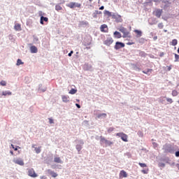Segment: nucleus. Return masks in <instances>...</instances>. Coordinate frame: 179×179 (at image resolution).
I'll list each match as a JSON object with an SVG mask.
<instances>
[{
	"mask_svg": "<svg viewBox=\"0 0 179 179\" xmlns=\"http://www.w3.org/2000/svg\"><path fill=\"white\" fill-rule=\"evenodd\" d=\"M119 31H120L121 33L123 34V38H127V37H128L129 36V31H128V30L127 29V28L121 26L119 29H118Z\"/></svg>",
	"mask_w": 179,
	"mask_h": 179,
	"instance_id": "f257e3e1",
	"label": "nucleus"
},
{
	"mask_svg": "<svg viewBox=\"0 0 179 179\" xmlns=\"http://www.w3.org/2000/svg\"><path fill=\"white\" fill-rule=\"evenodd\" d=\"M116 136L121 138V139H122V141H123V142H128V135L124 134L123 132L117 133Z\"/></svg>",
	"mask_w": 179,
	"mask_h": 179,
	"instance_id": "f03ea898",
	"label": "nucleus"
},
{
	"mask_svg": "<svg viewBox=\"0 0 179 179\" xmlns=\"http://www.w3.org/2000/svg\"><path fill=\"white\" fill-rule=\"evenodd\" d=\"M28 176L29 177H31L32 178H36V177H38V175H37V173H36V171H34V169L31 168V169H28Z\"/></svg>",
	"mask_w": 179,
	"mask_h": 179,
	"instance_id": "7ed1b4c3",
	"label": "nucleus"
},
{
	"mask_svg": "<svg viewBox=\"0 0 179 179\" xmlns=\"http://www.w3.org/2000/svg\"><path fill=\"white\" fill-rule=\"evenodd\" d=\"M164 153H173V152L174 151L173 147H171L169 144H166L165 145H164Z\"/></svg>",
	"mask_w": 179,
	"mask_h": 179,
	"instance_id": "20e7f679",
	"label": "nucleus"
},
{
	"mask_svg": "<svg viewBox=\"0 0 179 179\" xmlns=\"http://www.w3.org/2000/svg\"><path fill=\"white\" fill-rule=\"evenodd\" d=\"M162 14H163V9L157 8L155 9V10L153 11V15L158 18L161 17Z\"/></svg>",
	"mask_w": 179,
	"mask_h": 179,
	"instance_id": "39448f33",
	"label": "nucleus"
},
{
	"mask_svg": "<svg viewBox=\"0 0 179 179\" xmlns=\"http://www.w3.org/2000/svg\"><path fill=\"white\" fill-rule=\"evenodd\" d=\"M67 6L71 9H73V8H80V6H82V4L76 2H71L69 4L67 5Z\"/></svg>",
	"mask_w": 179,
	"mask_h": 179,
	"instance_id": "423d86ee",
	"label": "nucleus"
},
{
	"mask_svg": "<svg viewBox=\"0 0 179 179\" xmlns=\"http://www.w3.org/2000/svg\"><path fill=\"white\" fill-rule=\"evenodd\" d=\"M124 47H125V43L122 42H116L114 48L115 50H120L124 48Z\"/></svg>",
	"mask_w": 179,
	"mask_h": 179,
	"instance_id": "0eeeda50",
	"label": "nucleus"
},
{
	"mask_svg": "<svg viewBox=\"0 0 179 179\" xmlns=\"http://www.w3.org/2000/svg\"><path fill=\"white\" fill-rule=\"evenodd\" d=\"M113 43H114V39L110 37L106 38V40L103 42V44H105V45H108V47H110V45L112 44Z\"/></svg>",
	"mask_w": 179,
	"mask_h": 179,
	"instance_id": "6e6552de",
	"label": "nucleus"
},
{
	"mask_svg": "<svg viewBox=\"0 0 179 179\" xmlns=\"http://www.w3.org/2000/svg\"><path fill=\"white\" fill-rule=\"evenodd\" d=\"M100 30L102 31V33H108V27L107 24H103L101 25Z\"/></svg>",
	"mask_w": 179,
	"mask_h": 179,
	"instance_id": "1a4fd4ad",
	"label": "nucleus"
},
{
	"mask_svg": "<svg viewBox=\"0 0 179 179\" xmlns=\"http://www.w3.org/2000/svg\"><path fill=\"white\" fill-rule=\"evenodd\" d=\"M47 172H48V174H50V176H51V177H52L53 178H56V177H58V173L54 172V171H52L51 169H48Z\"/></svg>",
	"mask_w": 179,
	"mask_h": 179,
	"instance_id": "9d476101",
	"label": "nucleus"
},
{
	"mask_svg": "<svg viewBox=\"0 0 179 179\" xmlns=\"http://www.w3.org/2000/svg\"><path fill=\"white\" fill-rule=\"evenodd\" d=\"M13 162L19 166H24V162L21 159H13Z\"/></svg>",
	"mask_w": 179,
	"mask_h": 179,
	"instance_id": "9b49d317",
	"label": "nucleus"
},
{
	"mask_svg": "<svg viewBox=\"0 0 179 179\" xmlns=\"http://www.w3.org/2000/svg\"><path fill=\"white\" fill-rule=\"evenodd\" d=\"M119 176L120 178H127V177H128V173H127L125 171L122 170L120 171Z\"/></svg>",
	"mask_w": 179,
	"mask_h": 179,
	"instance_id": "f8f14e48",
	"label": "nucleus"
},
{
	"mask_svg": "<svg viewBox=\"0 0 179 179\" xmlns=\"http://www.w3.org/2000/svg\"><path fill=\"white\" fill-rule=\"evenodd\" d=\"M62 100L64 103H68L69 101V96L66 95L62 96Z\"/></svg>",
	"mask_w": 179,
	"mask_h": 179,
	"instance_id": "ddd939ff",
	"label": "nucleus"
},
{
	"mask_svg": "<svg viewBox=\"0 0 179 179\" xmlns=\"http://www.w3.org/2000/svg\"><path fill=\"white\" fill-rule=\"evenodd\" d=\"M44 22H48V17L41 16L40 21L41 24H44Z\"/></svg>",
	"mask_w": 179,
	"mask_h": 179,
	"instance_id": "4468645a",
	"label": "nucleus"
},
{
	"mask_svg": "<svg viewBox=\"0 0 179 179\" xmlns=\"http://www.w3.org/2000/svg\"><path fill=\"white\" fill-rule=\"evenodd\" d=\"M113 34L115 36V38H121V37H122V35H121V33L117 31H115Z\"/></svg>",
	"mask_w": 179,
	"mask_h": 179,
	"instance_id": "2eb2a0df",
	"label": "nucleus"
},
{
	"mask_svg": "<svg viewBox=\"0 0 179 179\" xmlns=\"http://www.w3.org/2000/svg\"><path fill=\"white\" fill-rule=\"evenodd\" d=\"M30 50L32 54H36V52H37V47L34 45L31 46Z\"/></svg>",
	"mask_w": 179,
	"mask_h": 179,
	"instance_id": "dca6fc26",
	"label": "nucleus"
},
{
	"mask_svg": "<svg viewBox=\"0 0 179 179\" xmlns=\"http://www.w3.org/2000/svg\"><path fill=\"white\" fill-rule=\"evenodd\" d=\"M134 33L136 34V37H142V31H139L138 29L134 30Z\"/></svg>",
	"mask_w": 179,
	"mask_h": 179,
	"instance_id": "f3484780",
	"label": "nucleus"
},
{
	"mask_svg": "<svg viewBox=\"0 0 179 179\" xmlns=\"http://www.w3.org/2000/svg\"><path fill=\"white\" fill-rule=\"evenodd\" d=\"M2 96H12V92L10 91H3L2 92Z\"/></svg>",
	"mask_w": 179,
	"mask_h": 179,
	"instance_id": "a211bd4d",
	"label": "nucleus"
},
{
	"mask_svg": "<svg viewBox=\"0 0 179 179\" xmlns=\"http://www.w3.org/2000/svg\"><path fill=\"white\" fill-rule=\"evenodd\" d=\"M153 72V69H148L147 71H143V73H145V75H150Z\"/></svg>",
	"mask_w": 179,
	"mask_h": 179,
	"instance_id": "6ab92c4d",
	"label": "nucleus"
},
{
	"mask_svg": "<svg viewBox=\"0 0 179 179\" xmlns=\"http://www.w3.org/2000/svg\"><path fill=\"white\" fill-rule=\"evenodd\" d=\"M55 10H57V12H59V10H62V6H61V5L59 4H57L55 6Z\"/></svg>",
	"mask_w": 179,
	"mask_h": 179,
	"instance_id": "aec40b11",
	"label": "nucleus"
},
{
	"mask_svg": "<svg viewBox=\"0 0 179 179\" xmlns=\"http://www.w3.org/2000/svg\"><path fill=\"white\" fill-rule=\"evenodd\" d=\"M14 27L17 31L22 30V27H21L20 24H15Z\"/></svg>",
	"mask_w": 179,
	"mask_h": 179,
	"instance_id": "412c9836",
	"label": "nucleus"
},
{
	"mask_svg": "<svg viewBox=\"0 0 179 179\" xmlns=\"http://www.w3.org/2000/svg\"><path fill=\"white\" fill-rule=\"evenodd\" d=\"M54 162L55 163H62L60 157H55Z\"/></svg>",
	"mask_w": 179,
	"mask_h": 179,
	"instance_id": "4be33fe9",
	"label": "nucleus"
},
{
	"mask_svg": "<svg viewBox=\"0 0 179 179\" xmlns=\"http://www.w3.org/2000/svg\"><path fill=\"white\" fill-rule=\"evenodd\" d=\"M76 149H77V150H78V155H80V150H82V145H77L76 146Z\"/></svg>",
	"mask_w": 179,
	"mask_h": 179,
	"instance_id": "5701e85b",
	"label": "nucleus"
},
{
	"mask_svg": "<svg viewBox=\"0 0 179 179\" xmlns=\"http://www.w3.org/2000/svg\"><path fill=\"white\" fill-rule=\"evenodd\" d=\"M97 117H98V118H101V117L106 118V117H107V114L106 113H101V114H99Z\"/></svg>",
	"mask_w": 179,
	"mask_h": 179,
	"instance_id": "b1692460",
	"label": "nucleus"
},
{
	"mask_svg": "<svg viewBox=\"0 0 179 179\" xmlns=\"http://www.w3.org/2000/svg\"><path fill=\"white\" fill-rule=\"evenodd\" d=\"M23 64H24L23 62H22V59H18L17 60V64H16V65L17 66H19V65H23Z\"/></svg>",
	"mask_w": 179,
	"mask_h": 179,
	"instance_id": "393cba45",
	"label": "nucleus"
},
{
	"mask_svg": "<svg viewBox=\"0 0 179 179\" xmlns=\"http://www.w3.org/2000/svg\"><path fill=\"white\" fill-rule=\"evenodd\" d=\"M76 92H78V90L73 88L69 91V94H76Z\"/></svg>",
	"mask_w": 179,
	"mask_h": 179,
	"instance_id": "a878e982",
	"label": "nucleus"
},
{
	"mask_svg": "<svg viewBox=\"0 0 179 179\" xmlns=\"http://www.w3.org/2000/svg\"><path fill=\"white\" fill-rule=\"evenodd\" d=\"M172 96L173 97H176V96H178V92H177V90H173L172 91Z\"/></svg>",
	"mask_w": 179,
	"mask_h": 179,
	"instance_id": "bb28decb",
	"label": "nucleus"
},
{
	"mask_svg": "<svg viewBox=\"0 0 179 179\" xmlns=\"http://www.w3.org/2000/svg\"><path fill=\"white\" fill-rule=\"evenodd\" d=\"M159 101H160V103H162L163 104L164 103V101H166V96H161L159 98Z\"/></svg>",
	"mask_w": 179,
	"mask_h": 179,
	"instance_id": "cd10ccee",
	"label": "nucleus"
},
{
	"mask_svg": "<svg viewBox=\"0 0 179 179\" xmlns=\"http://www.w3.org/2000/svg\"><path fill=\"white\" fill-rule=\"evenodd\" d=\"M178 43V41H177V39H173L171 42V45H173V46L177 45Z\"/></svg>",
	"mask_w": 179,
	"mask_h": 179,
	"instance_id": "c85d7f7f",
	"label": "nucleus"
},
{
	"mask_svg": "<svg viewBox=\"0 0 179 179\" xmlns=\"http://www.w3.org/2000/svg\"><path fill=\"white\" fill-rule=\"evenodd\" d=\"M104 15H106V16H108L110 17H111V12H110L108 10H105Z\"/></svg>",
	"mask_w": 179,
	"mask_h": 179,
	"instance_id": "c756f323",
	"label": "nucleus"
},
{
	"mask_svg": "<svg viewBox=\"0 0 179 179\" xmlns=\"http://www.w3.org/2000/svg\"><path fill=\"white\" fill-rule=\"evenodd\" d=\"M100 139H101L100 141H101V143H106V142L107 141V139H106V138H104L103 136H101Z\"/></svg>",
	"mask_w": 179,
	"mask_h": 179,
	"instance_id": "7c9ffc66",
	"label": "nucleus"
},
{
	"mask_svg": "<svg viewBox=\"0 0 179 179\" xmlns=\"http://www.w3.org/2000/svg\"><path fill=\"white\" fill-rule=\"evenodd\" d=\"M36 153L38 154L41 152V147L35 148Z\"/></svg>",
	"mask_w": 179,
	"mask_h": 179,
	"instance_id": "2f4dec72",
	"label": "nucleus"
},
{
	"mask_svg": "<svg viewBox=\"0 0 179 179\" xmlns=\"http://www.w3.org/2000/svg\"><path fill=\"white\" fill-rule=\"evenodd\" d=\"M105 143H106V145H107V146H111V145H113V142H111L108 140H106Z\"/></svg>",
	"mask_w": 179,
	"mask_h": 179,
	"instance_id": "473e14b6",
	"label": "nucleus"
},
{
	"mask_svg": "<svg viewBox=\"0 0 179 179\" xmlns=\"http://www.w3.org/2000/svg\"><path fill=\"white\" fill-rule=\"evenodd\" d=\"M138 164H139V166H141V167H148V165L146 164H145V163H141V162H139L138 163Z\"/></svg>",
	"mask_w": 179,
	"mask_h": 179,
	"instance_id": "72a5a7b5",
	"label": "nucleus"
},
{
	"mask_svg": "<svg viewBox=\"0 0 179 179\" xmlns=\"http://www.w3.org/2000/svg\"><path fill=\"white\" fill-rule=\"evenodd\" d=\"M166 101H168L169 104H172L173 99H171V98H166Z\"/></svg>",
	"mask_w": 179,
	"mask_h": 179,
	"instance_id": "f704fd0d",
	"label": "nucleus"
},
{
	"mask_svg": "<svg viewBox=\"0 0 179 179\" xmlns=\"http://www.w3.org/2000/svg\"><path fill=\"white\" fill-rule=\"evenodd\" d=\"M159 167H165L166 166V164L163 162H159V164H158Z\"/></svg>",
	"mask_w": 179,
	"mask_h": 179,
	"instance_id": "c9c22d12",
	"label": "nucleus"
},
{
	"mask_svg": "<svg viewBox=\"0 0 179 179\" xmlns=\"http://www.w3.org/2000/svg\"><path fill=\"white\" fill-rule=\"evenodd\" d=\"M179 59V55L177 54H175V62H178Z\"/></svg>",
	"mask_w": 179,
	"mask_h": 179,
	"instance_id": "e433bc0d",
	"label": "nucleus"
},
{
	"mask_svg": "<svg viewBox=\"0 0 179 179\" xmlns=\"http://www.w3.org/2000/svg\"><path fill=\"white\" fill-rule=\"evenodd\" d=\"M0 84L1 86H6V81L2 80L1 81Z\"/></svg>",
	"mask_w": 179,
	"mask_h": 179,
	"instance_id": "4c0bfd02",
	"label": "nucleus"
},
{
	"mask_svg": "<svg viewBox=\"0 0 179 179\" xmlns=\"http://www.w3.org/2000/svg\"><path fill=\"white\" fill-rule=\"evenodd\" d=\"M158 27L159 29H163V27H164V25H163V23H159L158 24Z\"/></svg>",
	"mask_w": 179,
	"mask_h": 179,
	"instance_id": "58836bf2",
	"label": "nucleus"
},
{
	"mask_svg": "<svg viewBox=\"0 0 179 179\" xmlns=\"http://www.w3.org/2000/svg\"><path fill=\"white\" fill-rule=\"evenodd\" d=\"M141 172L143 173V174H148V173H149V169L142 170Z\"/></svg>",
	"mask_w": 179,
	"mask_h": 179,
	"instance_id": "ea45409f",
	"label": "nucleus"
},
{
	"mask_svg": "<svg viewBox=\"0 0 179 179\" xmlns=\"http://www.w3.org/2000/svg\"><path fill=\"white\" fill-rule=\"evenodd\" d=\"M134 44H135L134 42H128V43H127V45H134Z\"/></svg>",
	"mask_w": 179,
	"mask_h": 179,
	"instance_id": "a19ab883",
	"label": "nucleus"
},
{
	"mask_svg": "<svg viewBox=\"0 0 179 179\" xmlns=\"http://www.w3.org/2000/svg\"><path fill=\"white\" fill-rule=\"evenodd\" d=\"M49 122L50 124H54V120L49 118Z\"/></svg>",
	"mask_w": 179,
	"mask_h": 179,
	"instance_id": "79ce46f5",
	"label": "nucleus"
},
{
	"mask_svg": "<svg viewBox=\"0 0 179 179\" xmlns=\"http://www.w3.org/2000/svg\"><path fill=\"white\" fill-rule=\"evenodd\" d=\"M73 54V51L71 50V52L69 53V57H72V55Z\"/></svg>",
	"mask_w": 179,
	"mask_h": 179,
	"instance_id": "37998d69",
	"label": "nucleus"
},
{
	"mask_svg": "<svg viewBox=\"0 0 179 179\" xmlns=\"http://www.w3.org/2000/svg\"><path fill=\"white\" fill-rule=\"evenodd\" d=\"M95 12L96 15H101V11L96 10Z\"/></svg>",
	"mask_w": 179,
	"mask_h": 179,
	"instance_id": "c03bdc74",
	"label": "nucleus"
},
{
	"mask_svg": "<svg viewBox=\"0 0 179 179\" xmlns=\"http://www.w3.org/2000/svg\"><path fill=\"white\" fill-rule=\"evenodd\" d=\"M11 146L13 148V149H14V150H17V148H15V145H13V144H11Z\"/></svg>",
	"mask_w": 179,
	"mask_h": 179,
	"instance_id": "a18cd8bd",
	"label": "nucleus"
},
{
	"mask_svg": "<svg viewBox=\"0 0 179 179\" xmlns=\"http://www.w3.org/2000/svg\"><path fill=\"white\" fill-rule=\"evenodd\" d=\"M176 157H179V151H177L176 152Z\"/></svg>",
	"mask_w": 179,
	"mask_h": 179,
	"instance_id": "49530a36",
	"label": "nucleus"
},
{
	"mask_svg": "<svg viewBox=\"0 0 179 179\" xmlns=\"http://www.w3.org/2000/svg\"><path fill=\"white\" fill-rule=\"evenodd\" d=\"M100 10H103L104 9V6H102L99 8Z\"/></svg>",
	"mask_w": 179,
	"mask_h": 179,
	"instance_id": "de8ad7c7",
	"label": "nucleus"
},
{
	"mask_svg": "<svg viewBox=\"0 0 179 179\" xmlns=\"http://www.w3.org/2000/svg\"><path fill=\"white\" fill-rule=\"evenodd\" d=\"M41 179H47V177L43 176H41Z\"/></svg>",
	"mask_w": 179,
	"mask_h": 179,
	"instance_id": "09e8293b",
	"label": "nucleus"
},
{
	"mask_svg": "<svg viewBox=\"0 0 179 179\" xmlns=\"http://www.w3.org/2000/svg\"><path fill=\"white\" fill-rule=\"evenodd\" d=\"M76 107H77L78 108H80V105L76 103Z\"/></svg>",
	"mask_w": 179,
	"mask_h": 179,
	"instance_id": "8fccbe9b",
	"label": "nucleus"
},
{
	"mask_svg": "<svg viewBox=\"0 0 179 179\" xmlns=\"http://www.w3.org/2000/svg\"><path fill=\"white\" fill-rule=\"evenodd\" d=\"M153 40L156 41V40H157V36H154Z\"/></svg>",
	"mask_w": 179,
	"mask_h": 179,
	"instance_id": "3c124183",
	"label": "nucleus"
},
{
	"mask_svg": "<svg viewBox=\"0 0 179 179\" xmlns=\"http://www.w3.org/2000/svg\"><path fill=\"white\" fill-rule=\"evenodd\" d=\"M168 71H171V66L168 67Z\"/></svg>",
	"mask_w": 179,
	"mask_h": 179,
	"instance_id": "603ef678",
	"label": "nucleus"
},
{
	"mask_svg": "<svg viewBox=\"0 0 179 179\" xmlns=\"http://www.w3.org/2000/svg\"><path fill=\"white\" fill-rule=\"evenodd\" d=\"M10 153L13 155V151H10Z\"/></svg>",
	"mask_w": 179,
	"mask_h": 179,
	"instance_id": "864d4df0",
	"label": "nucleus"
},
{
	"mask_svg": "<svg viewBox=\"0 0 179 179\" xmlns=\"http://www.w3.org/2000/svg\"><path fill=\"white\" fill-rule=\"evenodd\" d=\"M136 69H137L138 71H141V69H140V68H136Z\"/></svg>",
	"mask_w": 179,
	"mask_h": 179,
	"instance_id": "5fc2aeb1",
	"label": "nucleus"
},
{
	"mask_svg": "<svg viewBox=\"0 0 179 179\" xmlns=\"http://www.w3.org/2000/svg\"><path fill=\"white\" fill-rule=\"evenodd\" d=\"M153 145H156V146H157V143H154Z\"/></svg>",
	"mask_w": 179,
	"mask_h": 179,
	"instance_id": "6e6d98bb",
	"label": "nucleus"
},
{
	"mask_svg": "<svg viewBox=\"0 0 179 179\" xmlns=\"http://www.w3.org/2000/svg\"><path fill=\"white\" fill-rule=\"evenodd\" d=\"M90 2H92V1H93V0H88Z\"/></svg>",
	"mask_w": 179,
	"mask_h": 179,
	"instance_id": "4d7b16f0",
	"label": "nucleus"
},
{
	"mask_svg": "<svg viewBox=\"0 0 179 179\" xmlns=\"http://www.w3.org/2000/svg\"><path fill=\"white\" fill-rule=\"evenodd\" d=\"M110 131H113V128H110V129H109V131H110Z\"/></svg>",
	"mask_w": 179,
	"mask_h": 179,
	"instance_id": "13d9d810",
	"label": "nucleus"
},
{
	"mask_svg": "<svg viewBox=\"0 0 179 179\" xmlns=\"http://www.w3.org/2000/svg\"><path fill=\"white\" fill-rule=\"evenodd\" d=\"M154 2H156V0H152Z\"/></svg>",
	"mask_w": 179,
	"mask_h": 179,
	"instance_id": "bf43d9fd",
	"label": "nucleus"
},
{
	"mask_svg": "<svg viewBox=\"0 0 179 179\" xmlns=\"http://www.w3.org/2000/svg\"><path fill=\"white\" fill-rule=\"evenodd\" d=\"M164 31L166 32V31H167V30H164Z\"/></svg>",
	"mask_w": 179,
	"mask_h": 179,
	"instance_id": "052dcab7",
	"label": "nucleus"
}]
</instances>
